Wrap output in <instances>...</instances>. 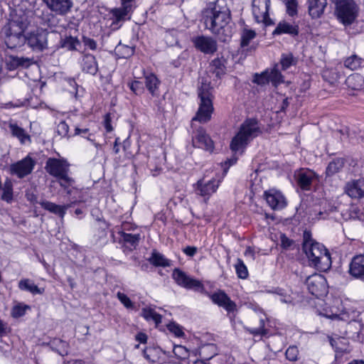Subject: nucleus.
<instances>
[{
  "mask_svg": "<svg viewBox=\"0 0 364 364\" xmlns=\"http://www.w3.org/2000/svg\"><path fill=\"white\" fill-rule=\"evenodd\" d=\"M117 299L120 301V302L124 306V307L127 309H134V304L131 301V299L124 293L117 292Z\"/></svg>",
  "mask_w": 364,
  "mask_h": 364,
  "instance_id": "50",
  "label": "nucleus"
},
{
  "mask_svg": "<svg viewBox=\"0 0 364 364\" xmlns=\"http://www.w3.org/2000/svg\"><path fill=\"white\" fill-rule=\"evenodd\" d=\"M103 123L107 132H111L113 131V127L111 124V117L109 114H106L105 115Z\"/></svg>",
  "mask_w": 364,
  "mask_h": 364,
  "instance_id": "62",
  "label": "nucleus"
},
{
  "mask_svg": "<svg viewBox=\"0 0 364 364\" xmlns=\"http://www.w3.org/2000/svg\"><path fill=\"white\" fill-rule=\"evenodd\" d=\"M28 46L33 50L42 51L48 47V32L38 28L25 36Z\"/></svg>",
  "mask_w": 364,
  "mask_h": 364,
  "instance_id": "8",
  "label": "nucleus"
},
{
  "mask_svg": "<svg viewBox=\"0 0 364 364\" xmlns=\"http://www.w3.org/2000/svg\"><path fill=\"white\" fill-rule=\"evenodd\" d=\"M346 84L352 90H361L364 87V77L358 73L350 75L346 80Z\"/></svg>",
  "mask_w": 364,
  "mask_h": 364,
  "instance_id": "30",
  "label": "nucleus"
},
{
  "mask_svg": "<svg viewBox=\"0 0 364 364\" xmlns=\"http://www.w3.org/2000/svg\"><path fill=\"white\" fill-rule=\"evenodd\" d=\"M323 76L331 84H336L341 77V73L338 68H335L324 70Z\"/></svg>",
  "mask_w": 364,
  "mask_h": 364,
  "instance_id": "34",
  "label": "nucleus"
},
{
  "mask_svg": "<svg viewBox=\"0 0 364 364\" xmlns=\"http://www.w3.org/2000/svg\"><path fill=\"white\" fill-rule=\"evenodd\" d=\"M253 82L260 85L268 84L269 82L268 70L264 71L261 74H255Z\"/></svg>",
  "mask_w": 364,
  "mask_h": 364,
  "instance_id": "51",
  "label": "nucleus"
},
{
  "mask_svg": "<svg viewBox=\"0 0 364 364\" xmlns=\"http://www.w3.org/2000/svg\"><path fill=\"white\" fill-rule=\"evenodd\" d=\"M183 252L190 257H193L197 252V248L196 247L187 246L183 249Z\"/></svg>",
  "mask_w": 364,
  "mask_h": 364,
  "instance_id": "64",
  "label": "nucleus"
},
{
  "mask_svg": "<svg viewBox=\"0 0 364 364\" xmlns=\"http://www.w3.org/2000/svg\"><path fill=\"white\" fill-rule=\"evenodd\" d=\"M268 76L269 82L274 87H277L284 82V77L278 69V65H275L272 70H268Z\"/></svg>",
  "mask_w": 364,
  "mask_h": 364,
  "instance_id": "33",
  "label": "nucleus"
},
{
  "mask_svg": "<svg viewBox=\"0 0 364 364\" xmlns=\"http://www.w3.org/2000/svg\"><path fill=\"white\" fill-rule=\"evenodd\" d=\"M144 80L146 87L151 93V95L154 97L158 96L160 81L157 77L153 73H149L145 75Z\"/></svg>",
  "mask_w": 364,
  "mask_h": 364,
  "instance_id": "27",
  "label": "nucleus"
},
{
  "mask_svg": "<svg viewBox=\"0 0 364 364\" xmlns=\"http://www.w3.org/2000/svg\"><path fill=\"white\" fill-rule=\"evenodd\" d=\"M345 164V160L343 158H337L331 161L326 167V173L331 176L342 170Z\"/></svg>",
  "mask_w": 364,
  "mask_h": 364,
  "instance_id": "31",
  "label": "nucleus"
},
{
  "mask_svg": "<svg viewBox=\"0 0 364 364\" xmlns=\"http://www.w3.org/2000/svg\"><path fill=\"white\" fill-rule=\"evenodd\" d=\"M28 309V306L17 305L12 309V316L14 318H18L23 316L26 313V309Z\"/></svg>",
  "mask_w": 364,
  "mask_h": 364,
  "instance_id": "56",
  "label": "nucleus"
},
{
  "mask_svg": "<svg viewBox=\"0 0 364 364\" xmlns=\"http://www.w3.org/2000/svg\"><path fill=\"white\" fill-rule=\"evenodd\" d=\"M18 287L21 290L28 291L33 294H42L44 292V289L38 288V286L29 279H21Z\"/></svg>",
  "mask_w": 364,
  "mask_h": 364,
  "instance_id": "28",
  "label": "nucleus"
},
{
  "mask_svg": "<svg viewBox=\"0 0 364 364\" xmlns=\"http://www.w3.org/2000/svg\"><path fill=\"white\" fill-rule=\"evenodd\" d=\"M287 14L294 18L298 16L299 3L298 0H283Z\"/></svg>",
  "mask_w": 364,
  "mask_h": 364,
  "instance_id": "35",
  "label": "nucleus"
},
{
  "mask_svg": "<svg viewBox=\"0 0 364 364\" xmlns=\"http://www.w3.org/2000/svg\"><path fill=\"white\" fill-rule=\"evenodd\" d=\"M309 15L312 18H318L324 13L327 6V0H307Z\"/></svg>",
  "mask_w": 364,
  "mask_h": 364,
  "instance_id": "24",
  "label": "nucleus"
},
{
  "mask_svg": "<svg viewBox=\"0 0 364 364\" xmlns=\"http://www.w3.org/2000/svg\"><path fill=\"white\" fill-rule=\"evenodd\" d=\"M141 315L146 321H153L156 325L161 322V316L150 307L144 308Z\"/></svg>",
  "mask_w": 364,
  "mask_h": 364,
  "instance_id": "32",
  "label": "nucleus"
},
{
  "mask_svg": "<svg viewBox=\"0 0 364 364\" xmlns=\"http://www.w3.org/2000/svg\"><path fill=\"white\" fill-rule=\"evenodd\" d=\"M358 13L359 6L353 0H336L334 14L338 21L343 26L353 24Z\"/></svg>",
  "mask_w": 364,
  "mask_h": 364,
  "instance_id": "6",
  "label": "nucleus"
},
{
  "mask_svg": "<svg viewBox=\"0 0 364 364\" xmlns=\"http://www.w3.org/2000/svg\"><path fill=\"white\" fill-rule=\"evenodd\" d=\"M80 46V41L76 37L73 36L65 37L62 43V47L69 50H76Z\"/></svg>",
  "mask_w": 364,
  "mask_h": 364,
  "instance_id": "40",
  "label": "nucleus"
},
{
  "mask_svg": "<svg viewBox=\"0 0 364 364\" xmlns=\"http://www.w3.org/2000/svg\"><path fill=\"white\" fill-rule=\"evenodd\" d=\"M195 47L207 54L213 53L217 50V43L211 37L198 36L193 40Z\"/></svg>",
  "mask_w": 364,
  "mask_h": 364,
  "instance_id": "19",
  "label": "nucleus"
},
{
  "mask_svg": "<svg viewBox=\"0 0 364 364\" xmlns=\"http://www.w3.org/2000/svg\"><path fill=\"white\" fill-rule=\"evenodd\" d=\"M56 132L62 137H69V125L65 121H61L57 126Z\"/></svg>",
  "mask_w": 364,
  "mask_h": 364,
  "instance_id": "54",
  "label": "nucleus"
},
{
  "mask_svg": "<svg viewBox=\"0 0 364 364\" xmlns=\"http://www.w3.org/2000/svg\"><path fill=\"white\" fill-rule=\"evenodd\" d=\"M212 88L208 83H202L198 89V97L200 99L199 107L194 117L191 120V127L193 128L195 122L207 123L211 119L214 111L213 105Z\"/></svg>",
  "mask_w": 364,
  "mask_h": 364,
  "instance_id": "5",
  "label": "nucleus"
},
{
  "mask_svg": "<svg viewBox=\"0 0 364 364\" xmlns=\"http://www.w3.org/2000/svg\"><path fill=\"white\" fill-rule=\"evenodd\" d=\"M286 358L290 361H296L298 359L299 350L296 346H289L285 353Z\"/></svg>",
  "mask_w": 364,
  "mask_h": 364,
  "instance_id": "55",
  "label": "nucleus"
},
{
  "mask_svg": "<svg viewBox=\"0 0 364 364\" xmlns=\"http://www.w3.org/2000/svg\"><path fill=\"white\" fill-rule=\"evenodd\" d=\"M363 60L360 58L356 55H353L346 59L344 61V65L347 68L354 70L359 68L361 66Z\"/></svg>",
  "mask_w": 364,
  "mask_h": 364,
  "instance_id": "39",
  "label": "nucleus"
},
{
  "mask_svg": "<svg viewBox=\"0 0 364 364\" xmlns=\"http://www.w3.org/2000/svg\"><path fill=\"white\" fill-rule=\"evenodd\" d=\"M297 62L296 58L291 53H283L281 56L280 64L282 70H285Z\"/></svg>",
  "mask_w": 364,
  "mask_h": 364,
  "instance_id": "38",
  "label": "nucleus"
},
{
  "mask_svg": "<svg viewBox=\"0 0 364 364\" xmlns=\"http://www.w3.org/2000/svg\"><path fill=\"white\" fill-rule=\"evenodd\" d=\"M13 63L16 66L28 67L31 64L29 58L14 57L12 59Z\"/></svg>",
  "mask_w": 364,
  "mask_h": 364,
  "instance_id": "58",
  "label": "nucleus"
},
{
  "mask_svg": "<svg viewBox=\"0 0 364 364\" xmlns=\"http://www.w3.org/2000/svg\"><path fill=\"white\" fill-rule=\"evenodd\" d=\"M159 349L155 348H147L143 352L144 358L151 363L158 362V353Z\"/></svg>",
  "mask_w": 364,
  "mask_h": 364,
  "instance_id": "45",
  "label": "nucleus"
},
{
  "mask_svg": "<svg viewBox=\"0 0 364 364\" xmlns=\"http://www.w3.org/2000/svg\"><path fill=\"white\" fill-rule=\"evenodd\" d=\"M122 6L111 10L110 14L113 24H119L131 18L134 10V0H121Z\"/></svg>",
  "mask_w": 364,
  "mask_h": 364,
  "instance_id": "11",
  "label": "nucleus"
},
{
  "mask_svg": "<svg viewBox=\"0 0 364 364\" xmlns=\"http://www.w3.org/2000/svg\"><path fill=\"white\" fill-rule=\"evenodd\" d=\"M128 86L130 90L136 95H141L144 92V87L141 82L138 80H134L133 82H129Z\"/></svg>",
  "mask_w": 364,
  "mask_h": 364,
  "instance_id": "53",
  "label": "nucleus"
},
{
  "mask_svg": "<svg viewBox=\"0 0 364 364\" xmlns=\"http://www.w3.org/2000/svg\"><path fill=\"white\" fill-rule=\"evenodd\" d=\"M168 329L171 333H174L176 337H181L184 334L181 327L175 323H171L168 324Z\"/></svg>",
  "mask_w": 364,
  "mask_h": 364,
  "instance_id": "57",
  "label": "nucleus"
},
{
  "mask_svg": "<svg viewBox=\"0 0 364 364\" xmlns=\"http://www.w3.org/2000/svg\"><path fill=\"white\" fill-rule=\"evenodd\" d=\"M261 133L262 130L257 119H246L231 141V150L234 152L243 151L246 146Z\"/></svg>",
  "mask_w": 364,
  "mask_h": 364,
  "instance_id": "4",
  "label": "nucleus"
},
{
  "mask_svg": "<svg viewBox=\"0 0 364 364\" xmlns=\"http://www.w3.org/2000/svg\"><path fill=\"white\" fill-rule=\"evenodd\" d=\"M235 268L237 277L240 279H246L248 277V270L243 261L238 258L237 263L235 264Z\"/></svg>",
  "mask_w": 364,
  "mask_h": 364,
  "instance_id": "41",
  "label": "nucleus"
},
{
  "mask_svg": "<svg viewBox=\"0 0 364 364\" xmlns=\"http://www.w3.org/2000/svg\"><path fill=\"white\" fill-rule=\"evenodd\" d=\"M211 301L220 307H223L228 313L237 311L235 302L231 300L228 295L222 290H218L210 295Z\"/></svg>",
  "mask_w": 364,
  "mask_h": 364,
  "instance_id": "16",
  "label": "nucleus"
},
{
  "mask_svg": "<svg viewBox=\"0 0 364 364\" xmlns=\"http://www.w3.org/2000/svg\"><path fill=\"white\" fill-rule=\"evenodd\" d=\"M47 7L55 14L65 15L68 13L72 6V0H43Z\"/></svg>",
  "mask_w": 364,
  "mask_h": 364,
  "instance_id": "20",
  "label": "nucleus"
},
{
  "mask_svg": "<svg viewBox=\"0 0 364 364\" xmlns=\"http://www.w3.org/2000/svg\"><path fill=\"white\" fill-rule=\"evenodd\" d=\"M193 129L192 143L193 146L197 148L203 149L208 151H213L214 146L213 141L206 134L203 127H196L195 126Z\"/></svg>",
  "mask_w": 364,
  "mask_h": 364,
  "instance_id": "14",
  "label": "nucleus"
},
{
  "mask_svg": "<svg viewBox=\"0 0 364 364\" xmlns=\"http://www.w3.org/2000/svg\"><path fill=\"white\" fill-rule=\"evenodd\" d=\"M264 198L267 204L273 210H281L287 205L284 196L280 191L275 189L265 191Z\"/></svg>",
  "mask_w": 364,
  "mask_h": 364,
  "instance_id": "18",
  "label": "nucleus"
},
{
  "mask_svg": "<svg viewBox=\"0 0 364 364\" xmlns=\"http://www.w3.org/2000/svg\"><path fill=\"white\" fill-rule=\"evenodd\" d=\"M70 164L63 159L49 158L46 164V171L52 176L59 178L69 172Z\"/></svg>",
  "mask_w": 364,
  "mask_h": 364,
  "instance_id": "13",
  "label": "nucleus"
},
{
  "mask_svg": "<svg viewBox=\"0 0 364 364\" xmlns=\"http://www.w3.org/2000/svg\"><path fill=\"white\" fill-rule=\"evenodd\" d=\"M1 199L8 203H11L13 200V184L9 179H6L4 183Z\"/></svg>",
  "mask_w": 364,
  "mask_h": 364,
  "instance_id": "37",
  "label": "nucleus"
},
{
  "mask_svg": "<svg viewBox=\"0 0 364 364\" xmlns=\"http://www.w3.org/2000/svg\"><path fill=\"white\" fill-rule=\"evenodd\" d=\"M270 5V0H252V10L256 22L263 23L266 25L271 23L269 17Z\"/></svg>",
  "mask_w": 364,
  "mask_h": 364,
  "instance_id": "9",
  "label": "nucleus"
},
{
  "mask_svg": "<svg viewBox=\"0 0 364 364\" xmlns=\"http://www.w3.org/2000/svg\"><path fill=\"white\" fill-rule=\"evenodd\" d=\"M173 352L177 358L181 360L187 358L189 355L188 350L182 346H174Z\"/></svg>",
  "mask_w": 364,
  "mask_h": 364,
  "instance_id": "52",
  "label": "nucleus"
},
{
  "mask_svg": "<svg viewBox=\"0 0 364 364\" xmlns=\"http://www.w3.org/2000/svg\"><path fill=\"white\" fill-rule=\"evenodd\" d=\"M259 324L258 327L248 328L247 330L252 335L260 336L267 333V330L264 328V319L262 318H259Z\"/></svg>",
  "mask_w": 364,
  "mask_h": 364,
  "instance_id": "48",
  "label": "nucleus"
},
{
  "mask_svg": "<svg viewBox=\"0 0 364 364\" xmlns=\"http://www.w3.org/2000/svg\"><path fill=\"white\" fill-rule=\"evenodd\" d=\"M151 262L155 266H162L166 267L168 265V260L161 254L154 253L151 258Z\"/></svg>",
  "mask_w": 364,
  "mask_h": 364,
  "instance_id": "49",
  "label": "nucleus"
},
{
  "mask_svg": "<svg viewBox=\"0 0 364 364\" xmlns=\"http://www.w3.org/2000/svg\"><path fill=\"white\" fill-rule=\"evenodd\" d=\"M53 344L55 346H60V348L58 349L60 354H62V353H67L68 343L65 341L60 339H55L53 341Z\"/></svg>",
  "mask_w": 364,
  "mask_h": 364,
  "instance_id": "60",
  "label": "nucleus"
},
{
  "mask_svg": "<svg viewBox=\"0 0 364 364\" xmlns=\"http://www.w3.org/2000/svg\"><path fill=\"white\" fill-rule=\"evenodd\" d=\"M345 191L350 198H363L364 179L359 178L358 180H353L348 182L345 187Z\"/></svg>",
  "mask_w": 364,
  "mask_h": 364,
  "instance_id": "22",
  "label": "nucleus"
},
{
  "mask_svg": "<svg viewBox=\"0 0 364 364\" xmlns=\"http://www.w3.org/2000/svg\"><path fill=\"white\" fill-rule=\"evenodd\" d=\"M172 277L176 284L188 289H193L203 292L205 290L202 282L187 275L179 269H175L172 273Z\"/></svg>",
  "mask_w": 364,
  "mask_h": 364,
  "instance_id": "7",
  "label": "nucleus"
},
{
  "mask_svg": "<svg viewBox=\"0 0 364 364\" xmlns=\"http://www.w3.org/2000/svg\"><path fill=\"white\" fill-rule=\"evenodd\" d=\"M58 181L60 186L65 191L68 195L71 196L75 191H77L75 187V180L66 173L59 178Z\"/></svg>",
  "mask_w": 364,
  "mask_h": 364,
  "instance_id": "29",
  "label": "nucleus"
},
{
  "mask_svg": "<svg viewBox=\"0 0 364 364\" xmlns=\"http://www.w3.org/2000/svg\"><path fill=\"white\" fill-rule=\"evenodd\" d=\"M210 70L216 77H220L225 73V66L220 60L215 59L210 64Z\"/></svg>",
  "mask_w": 364,
  "mask_h": 364,
  "instance_id": "44",
  "label": "nucleus"
},
{
  "mask_svg": "<svg viewBox=\"0 0 364 364\" xmlns=\"http://www.w3.org/2000/svg\"><path fill=\"white\" fill-rule=\"evenodd\" d=\"M294 176L298 186L304 191H309L313 181L317 178L316 173L308 168L296 171Z\"/></svg>",
  "mask_w": 364,
  "mask_h": 364,
  "instance_id": "17",
  "label": "nucleus"
},
{
  "mask_svg": "<svg viewBox=\"0 0 364 364\" xmlns=\"http://www.w3.org/2000/svg\"><path fill=\"white\" fill-rule=\"evenodd\" d=\"M81 69L83 72L95 75L98 70V65L95 57L90 53H82L80 60Z\"/></svg>",
  "mask_w": 364,
  "mask_h": 364,
  "instance_id": "23",
  "label": "nucleus"
},
{
  "mask_svg": "<svg viewBox=\"0 0 364 364\" xmlns=\"http://www.w3.org/2000/svg\"><path fill=\"white\" fill-rule=\"evenodd\" d=\"M220 183V181L216 178H212L208 181L200 179L196 183V192L198 195L202 196L206 202L216 192Z\"/></svg>",
  "mask_w": 364,
  "mask_h": 364,
  "instance_id": "15",
  "label": "nucleus"
},
{
  "mask_svg": "<svg viewBox=\"0 0 364 364\" xmlns=\"http://www.w3.org/2000/svg\"><path fill=\"white\" fill-rule=\"evenodd\" d=\"M38 203L43 208L58 215L61 219L64 218L66 210L71 206V204L60 205L48 200H42Z\"/></svg>",
  "mask_w": 364,
  "mask_h": 364,
  "instance_id": "26",
  "label": "nucleus"
},
{
  "mask_svg": "<svg viewBox=\"0 0 364 364\" xmlns=\"http://www.w3.org/2000/svg\"><path fill=\"white\" fill-rule=\"evenodd\" d=\"M122 240L125 242L129 244L132 247H136L140 240L139 234H130L126 232H122Z\"/></svg>",
  "mask_w": 364,
  "mask_h": 364,
  "instance_id": "42",
  "label": "nucleus"
},
{
  "mask_svg": "<svg viewBox=\"0 0 364 364\" xmlns=\"http://www.w3.org/2000/svg\"><path fill=\"white\" fill-rule=\"evenodd\" d=\"M281 245L283 248H289L293 243V241L289 239L284 234L280 235Z\"/></svg>",
  "mask_w": 364,
  "mask_h": 364,
  "instance_id": "61",
  "label": "nucleus"
},
{
  "mask_svg": "<svg viewBox=\"0 0 364 364\" xmlns=\"http://www.w3.org/2000/svg\"><path fill=\"white\" fill-rule=\"evenodd\" d=\"M73 135H80L82 137L87 139L88 141H93V139H91L92 134L90 132V129L87 127H81L80 125H75Z\"/></svg>",
  "mask_w": 364,
  "mask_h": 364,
  "instance_id": "47",
  "label": "nucleus"
},
{
  "mask_svg": "<svg viewBox=\"0 0 364 364\" xmlns=\"http://www.w3.org/2000/svg\"><path fill=\"white\" fill-rule=\"evenodd\" d=\"M26 197L28 200H29L30 202H31L33 203H38V200H37L38 197L33 191H27L26 193Z\"/></svg>",
  "mask_w": 364,
  "mask_h": 364,
  "instance_id": "63",
  "label": "nucleus"
},
{
  "mask_svg": "<svg viewBox=\"0 0 364 364\" xmlns=\"http://www.w3.org/2000/svg\"><path fill=\"white\" fill-rule=\"evenodd\" d=\"M302 247L310 266L321 271L331 267V258L328 250L323 245L314 240L309 231L304 232Z\"/></svg>",
  "mask_w": 364,
  "mask_h": 364,
  "instance_id": "3",
  "label": "nucleus"
},
{
  "mask_svg": "<svg viewBox=\"0 0 364 364\" xmlns=\"http://www.w3.org/2000/svg\"><path fill=\"white\" fill-rule=\"evenodd\" d=\"M348 272L353 277L364 281V255L353 257L349 264Z\"/></svg>",
  "mask_w": 364,
  "mask_h": 364,
  "instance_id": "21",
  "label": "nucleus"
},
{
  "mask_svg": "<svg viewBox=\"0 0 364 364\" xmlns=\"http://www.w3.org/2000/svg\"><path fill=\"white\" fill-rule=\"evenodd\" d=\"M256 36L255 31L244 29L241 36V46L245 47L249 45L250 41Z\"/></svg>",
  "mask_w": 364,
  "mask_h": 364,
  "instance_id": "46",
  "label": "nucleus"
},
{
  "mask_svg": "<svg viewBox=\"0 0 364 364\" xmlns=\"http://www.w3.org/2000/svg\"><path fill=\"white\" fill-rule=\"evenodd\" d=\"M203 19L205 28L217 35H224L223 41H226L231 36V31L228 28L230 22V11L225 5H220V1L215 3L212 8H208L203 11Z\"/></svg>",
  "mask_w": 364,
  "mask_h": 364,
  "instance_id": "1",
  "label": "nucleus"
},
{
  "mask_svg": "<svg viewBox=\"0 0 364 364\" xmlns=\"http://www.w3.org/2000/svg\"><path fill=\"white\" fill-rule=\"evenodd\" d=\"M31 23L28 13L16 11L2 28L4 41L9 48L21 47L26 43L24 32Z\"/></svg>",
  "mask_w": 364,
  "mask_h": 364,
  "instance_id": "2",
  "label": "nucleus"
},
{
  "mask_svg": "<svg viewBox=\"0 0 364 364\" xmlns=\"http://www.w3.org/2000/svg\"><path fill=\"white\" fill-rule=\"evenodd\" d=\"M36 165L35 161L29 156L12 164L9 167L11 175L16 176L18 178H23L29 175Z\"/></svg>",
  "mask_w": 364,
  "mask_h": 364,
  "instance_id": "12",
  "label": "nucleus"
},
{
  "mask_svg": "<svg viewBox=\"0 0 364 364\" xmlns=\"http://www.w3.org/2000/svg\"><path fill=\"white\" fill-rule=\"evenodd\" d=\"M82 42L84 45L89 48L90 50H95L97 49V42L92 38L83 36Z\"/></svg>",
  "mask_w": 364,
  "mask_h": 364,
  "instance_id": "59",
  "label": "nucleus"
},
{
  "mask_svg": "<svg viewBox=\"0 0 364 364\" xmlns=\"http://www.w3.org/2000/svg\"><path fill=\"white\" fill-rule=\"evenodd\" d=\"M117 54L124 58H127L134 54V50L132 47L119 43L115 48Z\"/></svg>",
  "mask_w": 364,
  "mask_h": 364,
  "instance_id": "43",
  "label": "nucleus"
},
{
  "mask_svg": "<svg viewBox=\"0 0 364 364\" xmlns=\"http://www.w3.org/2000/svg\"><path fill=\"white\" fill-rule=\"evenodd\" d=\"M299 27L295 22H289L286 20L281 21L273 31L274 35L289 34L296 36L299 34Z\"/></svg>",
  "mask_w": 364,
  "mask_h": 364,
  "instance_id": "25",
  "label": "nucleus"
},
{
  "mask_svg": "<svg viewBox=\"0 0 364 364\" xmlns=\"http://www.w3.org/2000/svg\"><path fill=\"white\" fill-rule=\"evenodd\" d=\"M9 127L13 136L17 137L21 144H24L26 141H30V136L17 124H11Z\"/></svg>",
  "mask_w": 364,
  "mask_h": 364,
  "instance_id": "36",
  "label": "nucleus"
},
{
  "mask_svg": "<svg viewBox=\"0 0 364 364\" xmlns=\"http://www.w3.org/2000/svg\"><path fill=\"white\" fill-rule=\"evenodd\" d=\"M306 285L309 293L316 297L322 296L327 293L326 278L320 274H314L308 277Z\"/></svg>",
  "mask_w": 364,
  "mask_h": 364,
  "instance_id": "10",
  "label": "nucleus"
}]
</instances>
